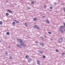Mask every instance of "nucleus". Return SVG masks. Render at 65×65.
Wrapping results in <instances>:
<instances>
[{
  "label": "nucleus",
  "instance_id": "f257e3e1",
  "mask_svg": "<svg viewBox=\"0 0 65 65\" xmlns=\"http://www.w3.org/2000/svg\"><path fill=\"white\" fill-rule=\"evenodd\" d=\"M17 41L18 43H20V45L21 46H22L24 45V43L21 39H17Z\"/></svg>",
  "mask_w": 65,
  "mask_h": 65
},
{
  "label": "nucleus",
  "instance_id": "f03ea898",
  "mask_svg": "<svg viewBox=\"0 0 65 65\" xmlns=\"http://www.w3.org/2000/svg\"><path fill=\"white\" fill-rule=\"evenodd\" d=\"M63 41V39L62 38H60L58 40V41L59 42H62V41Z\"/></svg>",
  "mask_w": 65,
  "mask_h": 65
},
{
  "label": "nucleus",
  "instance_id": "7ed1b4c3",
  "mask_svg": "<svg viewBox=\"0 0 65 65\" xmlns=\"http://www.w3.org/2000/svg\"><path fill=\"white\" fill-rule=\"evenodd\" d=\"M40 44L41 46H42V47H43L44 46V43L42 42H41L40 43Z\"/></svg>",
  "mask_w": 65,
  "mask_h": 65
},
{
  "label": "nucleus",
  "instance_id": "20e7f679",
  "mask_svg": "<svg viewBox=\"0 0 65 65\" xmlns=\"http://www.w3.org/2000/svg\"><path fill=\"white\" fill-rule=\"evenodd\" d=\"M34 28H36V29H39V27L38 26H37L35 25L34 26Z\"/></svg>",
  "mask_w": 65,
  "mask_h": 65
},
{
  "label": "nucleus",
  "instance_id": "39448f33",
  "mask_svg": "<svg viewBox=\"0 0 65 65\" xmlns=\"http://www.w3.org/2000/svg\"><path fill=\"white\" fill-rule=\"evenodd\" d=\"M59 31L61 33H63V30L62 29H61V28H60L59 29Z\"/></svg>",
  "mask_w": 65,
  "mask_h": 65
},
{
  "label": "nucleus",
  "instance_id": "423d86ee",
  "mask_svg": "<svg viewBox=\"0 0 65 65\" xmlns=\"http://www.w3.org/2000/svg\"><path fill=\"white\" fill-rule=\"evenodd\" d=\"M16 46L17 47H18L19 48H21V46L20 45H19L18 44H17L16 45Z\"/></svg>",
  "mask_w": 65,
  "mask_h": 65
},
{
  "label": "nucleus",
  "instance_id": "0eeeda50",
  "mask_svg": "<svg viewBox=\"0 0 65 65\" xmlns=\"http://www.w3.org/2000/svg\"><path fill=\"white\" fill-rule=\"evenodd\" d=\"M37 63L39 65H40V61H39L38 60L37 62Z\"/></svg>",
  "mask_w": 65,
  "mask_h": 65
},
{
  "label": "nucleus",
  "instance_id": "6e6552de",
  "mask_svg": "<svg viewBox=\"0 0 65 65\" xmlns=\"http://www.w3.org/2000/svg\"><path fill=\"white\" fill-rule=\"evenodd\" d=\"M32 61V59H31V58H29L28 61L29 62V63H30Z\"/></svg>",
  "mask_w": 65,
  "mask_h": 65
},
{
  "label": "nucleus",
  "instance_id": "1a4fd4ad",
  "mask_svg": "<svg viewBox=\"0 0 65 65\" xmlns=\"http://www.w3.org/2000/svg\"><path fill=\"white\" fill-rule=\"evenodd\" d=\"M8 11L9 12H10V13H12V12L10 10H8Z\"/></svg>",
  "mask_w": 65,
  "mask_h": 65
},
{
  "label": "nucleus",
  "instance_id": "9d476101",
  "mask_svg": "<svg viewBox=\"0 0 65 65\" xmlns=\"http://www.w3.org/2000/svg\"><path fill=\"white\" fill-rule=\"evenodd\" d=\"M65 27L64 26H60L61 28V29H64V28H65Z\"/></svg>",
  "mask_w": 65,
  "mask_h": 65
},
{
  "label": "nucleus",
  "instance_id": "9b49d317",
  "mask_svg": "<svg viewBox=\"0 0 65 65\" xmlns=\"http://www.w3.org/2000/svg\"><path fill=\"white\" fill-rule=\"evenodd\" d=\"M24 25L25 27H27L28 25L26 23H24Z\"/></svg>",
  "mask_w": 65,
  "mask_h": 65
},
{
  "label": "nucleus",
  "instance_id": "f8f14e48",
  "mask_svg": "<svg viewBox=\"0 0 65 65\" xmlns=\"http://www.w3.org/2000/svg\"><path fill=\"white\" fill-rule=\"evenodd\" d=\"M14 21L16 23H19V22L17 21L16 20H14Z\"/></svg>",
  "mask_w": 65,
  "mask_h": 65
},
{
  "label": "nucleus",
  "instance_id": "ddd939ff",
  "mask_svg": "<svg viewBox=\"0 0 65 65\" xmlns=\"http://www.w3.org/2000/svg\"><path fill=\"white\" fill-rule=\"evenodd\" d=\"M39 52L40 53V54H43V52H42V51H39Z\"/></svg>",
  "mask_w": 65,
  "mask_h": 65
},
{
  "label": "nucleus",
  "instance_id": "4468645a",
  "mask_svg": "<svg viewBox=\"0 0 65 65\" xmlns=\"http://www.w3.org/2000/svg\"><path fill=\"white\" fill-rule=\"evenodd\" d=\"M27 9L28 10H29V9H31V7H28L27 8Z\"/></svg>",
  "mask_w": 65,
  "mask_h": 65
},
{
  "label": "nucleus",
  "instance_id": "2eb2a0df",
  "mask_svg": "<svg viewBox=\"0 0 65 65\" xmlns=\"http://www.w3.org/2000/svg\"><path fill=\"white\" fill-rule=\"evenodd\" d=\"M37 20V18H34V21H36Z\"/></svg>",
  "mask_w": 65,
  "mask_h": 65
},
{
  "label": "nucleus",
  "instance_id": "dca6fc26",
  "mask_svg": "<svg viewBox=\"0 0 65 65\" xmlns=\"http://www.w3.org/2000/svg\"><path fill=\"white\" fill-rule=\"evenodd\" d=\"M31 4H34V2L32 1L31 2Z\"/></svg>",
  "mask_w": 65,
  "mask_h": 65
},
{
  "label": "nucleus",
  "instance_id": "f3484780",
  "mask_svg": "<svg viewBox=\"0 0 65 65\" xmlns=\"http://www.w3.org/2000/svg\"><path fill=\"white\" fill-rule=\"evenodd\" d=\"M25 58H26L27 59H28L29 58V56L28 55H26L25 56Z\"/></svg>",
  "mask_w": 65,
  "mask_h": 65
},
{
  "label": "nucleus",
  "instance_id": "a211bd4d",
  "mask_svg": "<svg viewBox=\"0 0 65 65\" xmlns=\"http://www.w3.org/2000/svg\"><path fill=\"white\" fill-rule=\"evenodd\" d=\"M42 57H43V58L44 59H45V58H46V57H45V56L44 55Z\"/></svg>",
  "mask_w": 65,
  "mask_h": 65
},
{
  "label": "nucleus",
  "instance_id": "6ab92c4d",
  "mask_svg": "<svg viewBox=\"0 0 65 65\" xmlns=\"http://www.w3.org/2000/svg\"><path fill=\"white\" fill-rule=\"evenodd\" d=\"M12 24L13 25H15V22H13L12 23Z\"/></svg>",
  "mask_w": 65,
  "mask_h": 65
},
{
  "label": "nucleus",
  "instance_id": "aec40b11",
  "mask_svg": "<svg viewBox=\"0 0 65 65\" xmlns=\"http://www.w3.org/2000/svg\"><path fill=\"white\" fill-rule=\"evenodd\" d=\"M6 15H7V16H8L9 15V13H6Z\"/></svg>",
  "mask_w": 65,
  "mask_h": 65
},
{
  "label": "nucleus",
  "instance_id": "412c9836",
  "mask_svg": "<svg viewBox=\"0 0 65 65\" xmlns=\"http://www.w3.org/2000/svg\"><path fill=\"white\" fill-rule=\"evenodd\" d=\"M9 59H10V60H12V57H10L9 58Z\"/></svg>",
  "mask_w": 65,
  "mask_h": 65
},
{
  "label": "nucleus",
  "instance_id": "4be33fe9",
  "mask_svg": "<svg viewBox=\"0 0 65 65\" xmlns=\"http://www.w3.org/2000/svg\"><path fill=\"white\" fill-rule=\"evenodd\" d=\"M6 34H7V35H9V32H7Z\"/></svg>",
  "mask_w": 65,
  "mask_h": 65
},
{
  "label": "nucleus",
  "instance_id": "5701e85b",
  "mask_svg": "<svg viewBox=\"0 0 65 65\" xmlns=\"http://www.w3.org/2000/svg\"><path fill=\"white\" fill-rule=\"evenodd\" d=\"M5 54H6V56H7V52H5Z\"/></svg>",
  "mask_w": 65,
  "mask_h": 65
},
{
  "label": "nucleus",
  "instance_id": "b1692460",
  "mask_svg": "<svg viewBox=\"0 0 65 65\" xmlns=\"http://www.w3.org/2000/svg\"><path fill=\"white\" fill-rule=\"evenodd\" d=\"M56 52H59V50L58 49H56Z\"/></svg>",
  "mask_w": 65,
  "mask_h": 65
},
{
  "label": "nucleus",
  "instance_id": "393cba45",
  "mask_svg": "<svg viewBox=\"0 0 65 65\" xmlns=\"http://www.w3.org/2000/svg\"><path fill=\"white\" fill-rule=\"evenodd\" d=\"M0 25H2V21L0 22Z\"/></svg>",
  "mask_w": 65,
  "mask_h": 65
},
{
  "label": "nucleus",
  "instance_id": "a878e982",
  "mask_svg": "<svg viewBox=\"0 0 65 65\" xmlns=\"http://www.w3.org/2000/svg\"><path fill=\"white\" fill-rule=\"evenodd\" d=\"M26 46V44L24 45L23 46L24 47H25Z\"/></svg>",
  "mask_w": 65,
  "mask_h": 65
},
{
  "label": "nucleus",
  "instance_id": "bb28decb",
  "mask_svg": "<svg viewBox=\"0 0 65 65\" xmlns=\"http://www.w3.org/2000/svg\"><path fill=\"white\" fill-rule=\"evenodd\" d=\"M65 54V53H62V56H63V55H64Z\"/></svg>",
  "mask_w": 65,
  "mask_h": 65
},
{
  "label": "nucleus",
  "instance_id": "cd10ccee",
  "mask_svg": "<svg viewBox=\"0 0 65 65\" xmlns=\"http://www.w3.org/2000/svg\"><path fill=\"white\" fill-rule=\"evenodd\" d=\"M50 8L51 9H53V7L51 6L50 7Z\"/></svg>",
  "mask_w": 65,
  "mask_h": 65
},
{
  "label": "nucleus",
  "instance_id": "c85d7f7f",
  "mask_svg": "<svg viewBox=\"0 0 65 65\" xmlns=\"http://www.w3.org/2000/svg\"><path fill=\"white\" fill-rule=\"evenodd\" d=\"M40 38H41L42 39H44V38L43 37H40Z\"/></svg>",
  "mask_w": 65,
  "mask_h": 65
},
{
  "label": "nucleus",
  "instance_id": "c756f323",
  "mask_svg": "<svg viewBox=\"0 0 65 65\" xmlns=\"http://www.w3.org/2000/svg\"><path fill=\"white\" fill-rule=\"evenodd\" d=\"M48 33L49 34H51V33H52L51 32L49 31H48Z\"/></svg>",
  "mask_w": 65,
  "mask_h": 65
},
{
  "label": "nucleus",
  "instance_id": "7c9ffc66",
  "mask_svg": "<svg viewBox=\"0 0 65 65\" xmlns=\"http://www.w3.org/2000/svg\"><path fill=\"white\" fill-rule=\"evenodd\" d=\"M48 21V20H46L45 21V22H46V23Z\"/></svg>",
  "mask_w": 65,
  "mask_h": 65
},
{
  "label": "nucleus",
  "instance_id": "2f4dec72",
  "mask_svg": "<svg viewBox=\"0 0 65 65\" xmlns=\"http://www.w3.org/2000/svg\"><path fill=\"white\" fill-rule=\"evenodd\" d=\"M47 24H50V22L48 21L46 22Z\"/></svg>",
  "mask_w": 65,
  "mask_h": 65
},
{
  "label": "nucleus",
  "instance_id": "473e14b6",
  "mask_svg": "<svg viewBox=\"0 0 65 65\" xmlns=\"http://www.w3.org/2000/svg\"><path fill=\"white\" fill-rule=\"evenodd\" d=\"M57 4V3H54V5H56Z\"/></svg>",
  "mask_w": 65,
  "mask_h": 65
},
{
  "label": "nucleus",
  "instance_id": "72a5a7b5",
  "mask_svg": "<svg viewBox=\"0 0 65 65\" xmlns=\"http://www.w3.org/2000/svg\"><path fill=\"white\" fill-rule=\"evenodd\" d=\"M63 24L64 25V27H65V23H63Z\"/></svg>",
  "mask_w": 65,
  "mask_h": 65
},
{
  "label": "nucleus",
  "instance_id": "f704fd0d",
  "mask_svg": "<svg viewBox=\"0 0 65 65\" xmlns=\"http://www.w3.org/2000/svg\"><path fill=\"white\" fill-rule=\"evenodd\" d=\"M44 8H46V6H44Z\"/></svg>",
  "mask_w": 65,
  "mask_h": 65
},
{
  "label": "nucleus",
  "instance_id": "c9c22d12",
  "mask_svg": "<svg viewBox=\"0 0 65 65\" xmlns=\"http://www.w3.org/2000/svg\"><path fill=\"white\" fill-rule=\"evenodd\" d=\"M63 9L64 10V11L65 12V8H63Z\"/></svg>",
  "mask_w": 65,
  "mask_h": 65
},
{
  "label": "nucleus",
  "instance_id": "e433bc0d",
  "mask_svg": "<svg viewBox=\"0 0 65 65\" xmlns=\"http://www.w3.org/2000/svg\"><path fill=\"white\" fill-rule=\"evenodd\" d=\"M8 1H6V3H8Z\"/></svg>",
  "mask_w": 65,
  "mask_h": 65
},
{
  "label": "nucleus",
  "instance_id": "4c0bfd02",
  "mask_svg": "<svg viewBox=\"0 0 65 65\" xmlns=\"http://www.w3.org/2000/svg\"><path fill=\"white\" fill-rule=\"evenodd\" d=\"M44 37H46V36L45 35L44 36Z\"/></svg>",
  "mask_w": 65,
  "mask_h": 65
},
{
  "label": "nucleus",
  "instance_id": "58836bf2",
  "mask_svg": "<svg viewBox=\"0 0 65 65\" xmlns=\"http://www.w3.org/2000/svg\"><path fill=\"white\" fill-rule=\"evenodd\" d=\"M44 17H45L44 16H43L42 18H44Z\"/></svg>",
  "mask_w": 65,
  "mask_h": 65
},
{
  "label": "nucleus",
  "instance_id": "ea45409f",
  "mask_svg": "<svg viewBox=\"0 0 65 65\" xmlns=\"http://www.w3.org/2000/svg\"><path fill=\"white\" fill-rule=\"evenodd\" d=\"M15 4V5H17V4Z\"/></svg>",
  "mask_w": 65,
  "mask_h": 65
},
{
  "label": "nucleus",
  "instance_id": "a19ab883",
  "mask_svg": "<svg viewBox=\"0 0 65 65\" xmlns=\"http://www.w3.org/2000/svg\"><path fill=\"white\" fill-rule=\"evenodd\" d=\"M9 47L10 48V47L9 46Z\"/></svg>",
  "mask_w": 65,
  "mask_h": 65
},
{
  "label": "nucleus",
  "instance_id": "79ce46f5",
  "mask_svg": "<svg viewBox=\"0 0 65 65\" xmlns=\"http://www.w3.org/2000/svg\"><path fill=\"white\" fill-rule=\"evenodd\" d=\"M35 43H37V42H35Z\"/></svg>",
  "mask_w": 65,
  "mask_h": 65
},
{
  "label": "nucleus",
  "instance_id": "37998d69",
  "mask_svg": "<svg viewBox=\"0 0 65 65\" xmlns=\"http://www.w3.org/2000/svg\"><path fill=\"white\" fill-rule=\"evenodd\" d=\"M51 40H53V39H51Z\"/></svg>",
  "mask_w": 65,
  "mask_h": 65
},
{
  "label": "nucleus",
  "instance_id": "c03bdc74",
  "mask_svg": "<svg viewBox=\"0 0 65 65\" xmlns=\"http://www.w3.org/2000/svg\"><path fill=\"white\" fill-rule=\"evenodd\" d=\"M0 42H1V41H0Z\"/></svg>",
  "mask_w": 65,
  "mask_h": 65
}]
</instances>
